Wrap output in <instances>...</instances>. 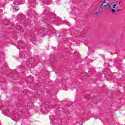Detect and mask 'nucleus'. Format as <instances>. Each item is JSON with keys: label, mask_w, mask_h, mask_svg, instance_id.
Segmentation results:
<instances>
[{"label": "nucleus", "mask_w": 125, "mask_h": 125, "mask_svg": "<svg viewBox=\"0 0 125 125\" xmlns=\"http://www.w3.org/2000/svg\"><path fill=\"white\" fill-rule=\"evenodd\" d=\"M104 8H109L110 9L112 8V6H111V5L109 3H107L106 5H104Z\"/></svg>", "instance_id": "nucleus-2"}, {"label": "nucleus", "mask_w": 125, "mask_h": 125, "mask_svg": "<svg viewBox=\"0 0 125 125\" xmlns=\"http://www.w3.org/2000/svg\"><path fill=\"white\" fill-rule=\"evenodd\" d=\"M123 2V1H121L120 2H119V4H121V3Z\"/></svg>", "instance_id": "nucleus-8"}, {"label": "nucleus", "mask_w": 125, "mask_h": 125, "mask_svg": "<svg viewBox=\"0 0 125 125\" xmlns=\"http://www.w3.org/2000/svg\"><path fill=\"white\" fill-rule=\"evenodd\" d=\"M58 38H60V36H58Z\"/></svg>", "instance_id": "nucleus-10"}, {"label": "nucleus", "mask_w": 125, "mask_h": 125, "mask_svg": "<svg viewBox=\"0 0 125 125\" xmlns=\"http://www.w3.org/2000/svg\"><path fill=\"white\" fill-rule=\"evenodd\" d=\"M53 15H55V16L56 15H55V14H53Z\"/></svg>", "instance_id": "nucleus-9"}, {"label": "nucleus", "mask_w": 125, "mask_h": 125, "mask_svg": "<svg viewBox=\"0 0 125 125\" xmlns=\"http://www.w3.org/2000/svg\"><path fill=\"white\" fill-rule=\"evenodd\" d=\"M13 10L14 11V12H17V11H18V10H19V9H17V7L16 6H14L13 7Z\"/></svg>", "instance_id": "nucleus-4"}, {"label": "nucleus", "mask_w": 125, "mask_h": 125, "mask_svg": "<svg viewBox=\"0 0 125 125\" xmlns=\"http://www.w3.org/2000/svg\"><path fill=\"white\" fill-rule=\"evenodd\" d=\"M99 12V11H96V12H94V15H97V14H98Z\"/></svg>", "instance_id": "nucleus-5"}, {"label": "nucleus", "mask_w": 125, "mask_h": 125, "mask_svg": "<svg viewBox=\"0 0 125 125\" xmlns=\"http://www.w3.org/2000/svg\"><path fill=\"white\" fill-rule=\"evenodd\" d=\"M19 15H21V16H23V14L22 13L19 14Z\"/></svg>", "instance_id": "nucleus-7"}, {"label": "nucleus", "mask_w": 125, "mask_h": 125, "mask_svg": "<svg viewBox=\"0 0 125 125\" xmlns=\"http://www.w3.org/2000/svg\"><path fill=\"white\" fill-rule=\"evenodd\" d=\"M101 5H100V8L102 9V6H103V5L104 3H106V0H103L101 2Z\"/></svg>", "instance_id": "nucleus-3"}, {"label": "nucleus", "mask_w": 125, "mask_h": 125, "mask_svg": "<svg viewBox=\"0 0 125 125\" xmlns=\"http://www.w3.org/2000/svg\"><path fill=\"white\" fill-rule=\"evenodd\" d=\"M13 4H15V5H16V1L13 2Z\"/></svg>", "instance_id": "nucleus-6"}, {"label": "nucleus", "mask_w": 125, "mask_h": 125, "mask_svg": "<svg viewBox=\"0 0 125 125\" xmlns=\"http://www.w3.org/2000/svg\"><path fill=\"white\" fill-rule=\"evenodd\" d=\"M112 7L113 8H116V7L115 10L114 9H111V11L112 12H113V13H115L116 11H121V9L118 8V7H119V6H118V3L113 4Z\"/></svg>", "instance_id": "nucleus-1"}]
</instances>
